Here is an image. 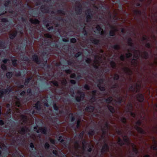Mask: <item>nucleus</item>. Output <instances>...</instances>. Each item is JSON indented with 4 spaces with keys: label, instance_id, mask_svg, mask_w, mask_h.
I'll use <instances>...</instances> for the list:
<instances>
[{
    "label": "nucleus",
    "instance_id": "f257e3e1",
    "mask_svg": "<svg viewBox=\"0 0 157 157\" xmlns=\"http://www.w3.org/2000/svg\"><path fill=\"white\" fill-rule=\"evenodd\" d=\"M123 140L124 141H122L120 138H119L117 142L118 144L121 145H122L124 144H126L128 145H130L132 147L133 152L135 153H137L138 150L136 147V145L132 143L130 144L129 140L127 137L125 136L124 137Z\"/></svg>",
    "mask_w": 157,
    "mask_h": 157
},
{
    "label": "nucleus",
    "instance_id": "f03ea898",
    "mask_svg": "<svg viewBox=\"0 0 157 157\" xmlns=\"http://www.w3.org/2000/svg\"><path fill=\"white\" fill-rule=\"evenodd\" d=\"M101 61V58L99 57H96L95 58V60L93 63V66L95 68H98V67L100 62Z\"/></svg>",
    "mask_w": 157,
    "mask_h": 157
},
{
    "label": "nucleus",
    "instance_id": "7ed1b4c3",
    "mask_svg": "<svg viewBox=\"0 0 157 157\" xmlns=\"http://www.w3.org/2000/svg\"><path fill=\"white\" fill-rule=\"evenodd\" d=\"M12 90V88L10 87H8L6 90H3V89H0V98L2 97L3 95L6 94H8Z\"/></svg>",
    "mask_w": 157,
    "mask_h": 157
},
{
    "label": "nucleus",
    "instance_id": "20e7f679",
    "mask_svg": "<svg viewBox=\"0 0 157 157\" xmlns=\"http://www.w3.org/2000/svg\"><path fill=\"white\" fill-rule=\"evenodd\" d=\"M140 56V52L139 51H135L134 52V54L133 55V58L134 59L132 60V62L133 63L134 62L135 63V64L137 63V61L136 59L138 58L139 56Z\"/></svg>",
    "mask_w": 157,
    "mask_h": 157
},
{
    "label": "nucleus",
    "instance_id": "39448f33",
    "mask_svg": "<svg viewBox=\"0 0 157 157\" xmlns=\"http://www.w3.org/2000/svg\"><path fill=\"white\" fill-rule=\"evenodd\" d=\"M77 94L78 96L76 98V99L77 101H79L83 99L84 96V94L83 92H78Z\"/></svg>",
    "mask_w": 157,
    "mask_h": 157
},
{
    "label": "nucleus",
    "instance_id": "423d86ee",
    "mask_svg": "<svg viewBox=\"0 0 157 157\" xmlns=\"http://www.w3.org/2000/svg\"><path fill=\"white\" fill-rule=\"evenodd\" d=\"M34 129L35 131H36L37 132H41L42 133L45 134L46 132V128H45L40 127L39 128L38 130L37 129L36 127H34Z\"/></svg>",
    "mask_w": 157,
    "mask_h": 157
},
{
    "label": "nucleus",
    "instance_id": "0eeeda50",
    "mask_svg": "<svg viewBox=\"0 0 157 157\" xmlns=\"http://www.w3.org/2000/svg\"><path fill=\"white\" fill-rule=\"evenodd\" d=\"M29 131V129L25 127L21 128V130L18 131V132L21 134H24Z\"/></svg>",
    "mask_w": 157,
    "mask_h": 157
},
{
    "label": "nucleus",
    "instance_id": "6e6552de",
    "mask_svg": "<svg viewBox=\"0 0 157 157\" xmlns=\"http://www.w3.org/2000/svg\"><path fill=\"white\" fill-rule=\"evenodd\" d=\"M140 88V85L139 83H137L136 86H136H132L129 88V90L133 91H134L136 90V91H137Z\"/></svg>",
    "mask_w": 157,
    "mask_h": 157
},
{
    "label": "nucleus",
    "instance_id": "1a4fd4ad",
    "mask_svg": "<svg viewBox=\"0 0 157 157\" xmlns=\"http://www.w3.org/2000/svg\"><path fill=\"white\" fill-rule=\"evenodd\" d=\"M137 98L138 101L141 102L143 101L144 97L142 94H139L137 96Z\"/></svg>",
    "mask_w": 157,
    "mask_h": 157
},
{
    "label": "nucleus",
    "instance_id": "9d476101",
    "mask_svg": "<svg viewBox=\"0 0 157 157\" xmlns=\"http://www.w3.org/2000/svg\"><path fill=\"white\" fill-rule=\"evenodd\" d=\"M124 72L128 75H131L132 74V72L131 70L127 67H125L124 69Z\"/></svg>",
    "mask_w": 157,
    "mask_h": 157
},
{
    "label": "nucleus",
    "instance_id": "9b49d317",
    "mask_svg": "<svg viewBox=\"0 0 157 157\" xmlns=\"http://www.w3.org/2000/svg\"><path fill=\"white\" fill-rule=\"evenodd\" d=\"M14 103H15V105L18 107H19L21 105L20 100L17 98H16L14 101Z\"/></svg>",
    "mask_w": 157,
    "mask_h": 157
},
{
    "label": "nucleus",
    "instance_id": "f8f14e48",
    "mask_svg": "<svg viewBox=\"0 0 157 157\" xmlns=\"http://www.w3.org/2000/svg\"><path fill=\"white\" fill-rule=\"evenodd\" d=\"M96 29H97V31L99 33H100L101 35H102L103 34V29H101V28L99 25H97L96 26Z\"/></svg>",
    "mask_w": 157,
    "mask_h": 157
},
{
    "label": "nucleus",
    "instance_id": "ddd939ff",
    "mask_svg": "<svg viewBox=\"0 0 157 157\" xmlns=\"http://www.w3.org/2000/svg\"><path fill=\"white\" fill-rule=\"evenodd\" d=\"M94 109V107L91 106L87 107L86 108V110L88 112H92Z\"/></svg>",
    "mask_w": 157,
    "mask_h": 157
},
{
    "label": "nucleus",
    "instance_id": "4468645a",
    "mask_svg": "<svg viewBox=\"0 0 157 157\" xmlns=\"http://www.w3.org/2000/svg\"><path fill=\"white\" fill-rule=\"evenodd\" d=\"M20 117L23 123H25L27 121V117L26 116L23 115H21Z\"/></svg>",
    "mask_w": 157,
    "mask_h": 157
},
{
    "label": "nucleus",
    "instance_id": "2eb2a0df",
    "mask_svg": "<svg viewBox=\"0 0 157 157\" xmlns=\"http://www.w3.org/2000/svg\"><path fill=\"white\" fill-rule=\"evenodd\" d=\"M108 150V146L106 144H105L103 146L101 149V151L102 152H105L107 151Z\"/></svg>",
    "mask_w": 157,
    "mask_h": 157
},
{
    "label": "nucleus",
    "instance_id": "dca6fc26",
    "mask_svg": "<svg viewBox=\"0 0 157 157\" xmlns=\"http://www.w3.org/2000/svg\"><path fill=\"white\" fill-rule=\"evenodd\" d=\"M135 128L139 132L142 133H144V130L141 128L137 126H135Z\"/></svg>",
    "mask_w": 157,
    "mask_h": 157
},
{
    "label": "nucleus",
    "instance_id": "f3484780",
    "mask_svg": "<svg viewBox=\"0 0 157 157\" xmlns=\"http://www.w3.org/2000/svg\"><path fill=\"white\" fill-rule=\"evenodd\" d=\"M40 101H38L35 105V106L34 107H35L36 109L39 110L40 108Z\"/></svg>",
    "mask_w": 157,
    "mask_h": 157
},
{
    "label": "nucleus",
    "instance_id": "a211bd4d",
    "mask_svg": "<svg viewBox=\"0 0 157 157\" xmlns=\"http://www.w3.org/2000/svg\"><path fill=\"white\" fill-rule=\"evenodd\" d=\"M30 21L31 23L35 24H38L39 22V21L37 19H31Z\"/></svg>",
    "mask_w": 157,
    "mask_h": 157
},
{
    "label": "nucleus",
    "instance_id": "6ab92c4d",
    "mask_svg": "<svg viewBox=\"0 0 157 157\" xmlns=\"http://www.w3.org/2000/svg\"><path fill=\"white\" fill-rule=\"evenodd\" d=\"M105 128L103 129L102 130V132H103V134H105L106 132V130H107L108 129V124L107 123H106L105 124Z\"/></svg>",
    "mask_w": 157,
    "mask_h": 157
},
{
    "label": "nucleus",
    "instance_id": "aec40b11",
    "mask_svg": "<svg viewBox=\"0 0 157 157\" xmlns=\"http://www.w3.org/2000/svg\"><path fill=\"white\" fill-rule=\"evenodd\" d=\"M17 34L16 32H14L12 33H11L9 35V37L11 39H13L16 36Z\"/></svg>",
    "mask_w": 157,
    "mask_h": 157
},
{
    "label": "nucleus",
    "instance_id": "412c9836",
    "mask_svg": "<svg viewBox=\"0 0 157 157\" xmlns=\"http://www.w3.org/2000/svg\"><path fill=\"white\" fill-rule=\"evenodd\" d=\"M33 60L36 63H38V57L36 55H34L33 56Z\"/></svg>",
    "mask_w": 157,
    "mask_h": 157
},
{
    "label": "nucleus",
    "instance_id": "4be33fe9",
    "mask_svg": "<svg viewBox=\"0 0 157 157\" xmlns=\"http://www.w3.org/2000/svg\"><path fill=\"white\" fill-rule=\"evenodd\" d=\"M107 107H108L109 110H110V111L111 112L113 113L114 112V109L112 106H110L109 105H107Z\"/></svg>",
    "mask_w": 157,
    "mask_h": 157
},
{
    "label": "nucleus",
    "instance_id": "5701e85b",
    "mask_svg": "<svg viewBox=\"0 0 157 157\" xmlns=\"http://www.w3.org/2000/svg\"><path fill=\"white\" fill-rule=\"evenodd\" d=\"M116 29H112L110 31V35L111 36H113L115 34V32L116 31Z\"/></svg>",
    "mask_w": 157,
    "mask_h": 157
},
{
    "label": "nucleus",
    "instance_id": "b1692460",
    "mask_svg": "<svg viewBox=\"0 0 157 157\" xmlns=\"http://www.w3.org/2000/svg\"><path fill=\"white\" fill-rule=\"evenodd\" d=\"M154 145L151 147V148L154 150H156L157 149V142L154 143Z\"/></svg>",
    "mask_w": 157,
    "mask_h": 157
},
{
    "label": "nucleus",
    "instance_id": "393cba45",
    "mask_svg": "<svg viewBox=\"0 0 157 157\" xmlns=\"http://www.w3.org/2000/svg\"><path fill=\"white\" fill-rule=\"evenodd\" d=\"M113 98L111 97L109 98L108 99L106 100V101L107 103H110L111 101L112 100Z\"/></svg>",
    "mask_w": 157,
    "mask_h": 157
},
{
    "label": "nucleus",
    "instance_id": "a878e982",
    "mask_svg": "<svg viewBox=\"0 0 157 157\" xmlns=\"http://www.w3.org/2000/svg\"><path fill=\"white\" fill-rule=\"evenodd\" d=\"M91 15H90V13H88V14L87 15L86 17L87 21H90V19L91 18Z\"/></svg>",
    "mask_w": 157,
    "mask_h": 157
},
{
    "label": "nucleus",
    "instance_id": "bb28decb",
    "mask_svg": "<svg viewBox=\"0 0 157 157\" xmlns=\"http://www.w3.org/2000/svg\"><path fill=\"white\" fill-rule=\"evenodd\" d=\"M31 78H29L25 80V85H26L28 84L29 81L31 80Z\"/></svg>",
    "mask_w": 157,
    "mask_h": 157
},
{
    "label": "nucleus",
    "instance_id": "cd10ccee",
    "mask_svg": "<svg viewBox=\"0 0 157 157\" xmlns=\"http://www.w3.org/2000/svg\"><path fill=\"white\" fill-rule=\"evenodd\" d=\"M12 74L11 72H8L6 74V75L8 78H10L12 76Z\"/></svg>",
    "mask_w": 157,
    "mask_h": 157
},
{
    "label": "nucleus",
    "instance_id": "c85d7f7f",
    "mask_svg": "<svg viewBox=\"0 0 157 157\" xmlns=\"http://www.w3.org/2000/svg\"><path fill=\"white\" fill-rule=\"evenodd\" d=\"M98 86L99 88L101 90L103 91L105 90V88L103 87H101L100 84H98Z\"/></svg>",
    "mask_w": 157,
    "mask_h": 157
},
{
    "label": "nucleus",
    "instance_id": "c756f323",
    "mask_svg": "<svg viewBox=\"0 0 157 157\" xmlns=\"http://www.w3.org/2000/svg\"><path fill=\"white\" fill-rule=\"evenodd\" d=\"M110 64L111 66L113 68L116 65L115 63L113 61L110 62Z\"/></svg>",
    "mask_w": 157,
    "mask_h": 157
},
{
    "label": "nucleus",
    "instance_id": "7c9ffc66",
    "mask_svg": "<svg viewBox=\"0 0 157 157\" xmlns=\"http://www.w3.org/2000/svg\"><path fill=\"white\" fill-rule=\"evenodd\" d=\"M61 82L63 85H65L67 83L66 80V79H63L62 80Z\"/></svg>",
    "mask_w": 157,
    "mask_h": 157
},
{
    "label": "nucleus",
    "instance_id": "2f4dec72",
    "mask_svg": "<svg viewBox=\"0 0 157 157\" xmlns=\"http://www.w3.org/2000/svg\"><path fill=\"white\" fill-rule=\"evenodd\" d=\"M2 68V70H6V67L4 64H2L1 66Z\"/></svg>",
    "mask_w": 157,
    "mask_h": 157
},
{
    "label": "nucleus",
    "instance_id": "473e14b6",
    "mask_svg": "<svg viewBox=\"0 0 157 157\" xmlns=\"http://www.w3.org/2000/svg\"><path fill=\"white\" fill-rule=\"evenodd\" d=\"M12 62L13 65L14 66H15L16 65V64L17 63V60H12Z\"/></svg>",
    "mask_w": 157,
    "mask_h": 157
},
{
    "label": "nucleus",
    "instance_id": "72a5a7b5",
    "mask_svg": "<svg viewBox=\"0 0 157 157\" xmlns=\"http://www.w3.org/2000/svg\"><path fill=\"white\" fill-rule=\"evenodd\" d=\"M132 40L131 39H129L128 40V43L129 45L132 46Z\"/></svg>",
    "mask_w": 157,
    "mask_h": 157
},
{
    "label": "nucleus",
    "instance_id": "f704fd0d",
    "mask_svg": "<svg viewBox=\"0 0 157 157\" xmlns=\"http://www.w3.org/2000/svg\"><path fill=\"white\" fill-rule=\"evenodd\" d=\"M49 147V145L48 143H46L45 144V148H48Z\"/></svg>",
    "mask_w": 157,
    "mask_h": 157
},
{
    "label": "nucleus",
    "instance_id": "c9c22d12",
    "mask_svg": "<svg viewBox=\"0 0 157 157\" xmlns=\"http://www.w3.org/2000/svg\"><path fill=\"white\" fill-rule=\"evenodd\" d=\"M131 56H132L131 54L130 53H129V52L127 53L126 54V57L127 58L129 57H130Z\"/></svg>",
    "mask_w": 157,
    "mask_h": 157
},
{
    "label": "nucleus",
    "instance_id": "e433bc0d",
    "mask_svg": "<svg viewBox=\"0 0 157 157\" xmlns=\"http://www.w3.org/2000/svg\"><path fill=\"white\" fill-rule=\"evenodd\" d=\"M44 36L46 37H48V38H51V35L49 34H45Z\"/></svg>",
    "mask_w": 157,
    "mask_h": 157
},
{
    "label": "nucleus",
    "instance_id": "4c0bfd02",
    "mask_svg": "<svg viewBox=\"0 0 157 157\" xmlns=\"http://www.w3.org/2000/svg\"><path fill=\"white\" fill-rule=\"evenodd\" d=\"M122 100L121 98H119V99H118L116 101V102L120 103Z\"/></svg>",
    "mask_w": 157,
    "mask_h": 157
},
{
    "label": "nucleus",
    "instance_id": "58836bf2",
    "mask_svg": "<svg viewBox=\"0 0 157 157\" xmlns=\"http://www.w3.org/2000/svg\"><path fill=\"white\" fill-rule=\"evenodd\" d=\"M52 83L55 86H58V83L56 81H54Z\"/></svg>",
    "mask_w": 157,
    "mask_h": 157
},
{
    "label": "nucleus",
    "instance_id": "ea45409f",
    "mask_svg": "<svg viewBox=\"0 0 157 157\" xmlns=\"http://www.w3.org/2000/svg\"><path fill=\"white\" fill-rule=\"evenodd\" d=\"M71 41L72 43H75L76 41V39L75 38H72L71 39Z\"/></svg>",
    "mask_w": 157,
    "mask_h": 157
},
{
    "label": "nucleus",
    "instance_id": "a19ab883",
    "mask_svg": "<svg viewBox=\"0 0 157 157\" xmlns=\"http://www.w3.org/2000/svg\"><path fill=\"white\" fill-rule=\"evenodd\" d=\"M75 150H78L79 148V146L78 144H77L75 147Z\"/></svg>",
    "mask_w": 157,
    "mask_h": 157
},
{
    "label": "nucleus",
    "instance_id": "79ce46f5",
    "mask_svg": "<svg viewBox=\"0 0 157 157\" xmlns=\"http://www.w3.org/2000/svg\"><path fill=\"white\" fill-rule=\"evenodd\" d=\"M53 107L54 109L55 110H57L58 109V107L56 106V104H55L53 105Z\"/></svg>",
    "mask_w": 157,
    "mask_h": 157
},
{
    "label": "nucleus",
    "instance_id": "37998d69",
    "mask_svg": "<svg viewBox=\"0 0 157 157\" xmlns=\"http://www.w3.org/2000/svg\"><path fill=\"white\" fill-rule=\"evenodd\" d=\"M85 143V142L83 141L82 143V145H83L82 149L84 150H85V149H86V147H85V144H84Z\"/></svg>",
    "mask_w": 157,
    "mask_h": 157
},
{
    "label": "nucleus",
    "instance_id": "c03bdc74",
    "mask_svg": "<svg viewBox=\"0 0 157 157\" xmlns=\"http://www.w3.org/2000/svg\"><path fill=\"white\" fill-rule=\"evenodd\" d=\"M141 123V122L140 121H138L136 122V124L137 126H139L140 125Z\"/></svg>",
    "mask_w": 157,
    "mask_h": 157
},
{
    "label": "nucleus",
    "instance_id": "a18cd8bd",
    "mask_svg": "<svg viewBox=\"0 0 157 157\" xmlns=\"http://www.w3.org/2000/svg\"><path fill=\"white\" fill-rule=\"evenodd\" d=\"M31 90L30 89H29L27 91V93L28 95H30L31 93Z\"/></svg>",
    "mask_w": 157,
    "mask_h": 157
},
{
    "label": "nucleus",
    "instance_id": "49530a36",
    "mask_svg": "<svg viewBox=\"0 0 157 157\" xmlns=\"http://www.w3.org/2000/svg\"><path fill=\"white\" fill-rule=\"evenodd\" d=\"M125 58V57L123 55H121L120 56V59L122 60H124Z\"/></svg>",
    "mask_w": 157,
    "mask_h": 157
},
{
    "label": "nucleus",
    "instance_id": "de8ad7c7",
    "mask_svg": "<svg viewBox=\"0 0 157 157\" xmlns=\"http://www.w3.org/2000/svg\"><path fill=\"white\" fill-rule=\"evenodd\" d=\"M119 78V76L117 75H115L114 77V79L117 80Z\"/></svg>",
    "mask_w": 157,
    "mask_h": 157
},
{
    "label": "nucleus",
    "instance_id": "09e8293b",
    "mask_svg": "<svg viewBox=\"0 0 157 157\" xmlns=\"http://www.w3.org/2000/svg\"><path fill=\"white\" fill-rule=\"evenodd\" d=\"M86 62L87 63H90L91 62V60L90 59H87L86 60Z\"/></svg>",
    "mask_w": 157,
    "mask_h": 157
},
{
    "label": "nucleus",
    "instance_id": "8fccbe9b",
    "mask_svg": "<svg viewBox=\"0 0 157 157\" xmlns=\"http://www.w3.org/2000/svg\"><path fill=\"white\" fill-rule=\"evenodd\" d=\"M93 147V146L92 145L90 146V147L88 149V151L89 152L91 151H92V147Z\"/></svg>",
    "mask_w": 157,
    "mask_h": 157
},
{
    "label": "nucleus",
    "instance_id": "3c124183",
    "mask_svg": "<svg viewBox=\"0 0 157 157\" xmlns=\"http://www.w3.org/2000/svg\"><path fill=\"white\" fill-rule=\"evenodd\" d=\"M84 87L85 89L87 90H89V86L87 85H85L84 86Z\"/></svg>",
    "mask_w": 157,
    "mask_h": 157
},
{
    "label": "nucleus",
    "instance_id": "603ef678",
    "mask_svg": "<svg viewBox=\"0 0 157 157\" xmlns=\"http://www.w3.org/2000/svg\"><path fill=\"white\" fill-rule=\"evenodd\" d=\"M121 121L123 123H125L126 122V119L124 118H122L121 119Z\"/></svg>",
    "mask_w": 157,
    "mask_h": 157
},
{
    "label": "nucleus",
    "instance_id": "864d4df0",
    "mask_svg": "<svg viewBox=\"0 0 157 157\" xmlns=\"http://www.w3.org/2000/svg\"><path fill=\"white\" fill-rule=\"evenodd\" d=\"M81 53L80 52H78L76 53L75 55V57H78L80 55H81Z\"/></svg>",
    "mask_w": 157,
    "mask_h": 157
},
{
    "label": "nucleus",
    "instance_id": "5fc2aeb1",
    "mask_svg": "<svg viewBox=\"0 0 157 157\" xmlns=\"http://www.w3.org/2000/svg\"><path fill=\"white\" fill-rule=\"evenodd\" d=\"M80 122V121L79 120H78L77 121V128H78L79 126Z\"/></svg>",
    "mask_w": 157,
    "mask_h": 157
},
{
    "label": "nucleus",
    "instance_id": "6e6d98bb",
    "mask_svg": "<svg viewBox=\"0 0 157 157\" xmlns=\"http://www.w3.org/2000/svg\"><path fill=\"white\" fill-rule=\"evenodd\" d=\"M2 21L4 22H6L7 21V19L5 18H2Z\"/></svg>",
    "mask_w": 157,
    "mask_h": 157
},
{
    "label": "nucleus",
    "instance_id": "4d7b16f0",
    "mask_svg": "<svg viewBox=\"0 0 157 157\" xmlns=\"http://www.w3.org/2000/svg\"><path fill=\"white\" fill-rule=\"evenodd\" d=\"M130 114L133 117H136V114L132 112H131Z\"/></svg>",
    "mask_w": 157,
    "mask_h": 157
},
{
    "label": "nucleus",
    "instance_id": "13d9d810",
    "mask_svg": "<svg viewBox=\"0 0 157 157\" xmlns=\"http://www.w3.org/2000/svg\"><path fill=\"white\" fill-rule=\"evenodd\" d=\"M70 82H71L72 84H75V81L74 80H71V81H70Z\"/></svg>",
    "mask_w": 157,
    "mask_h": 157
},
{
    "label": "nucleus",
    "instance_id": "bf43d9fd",
    "mask_svg": "<svg viewBox=\"0 0 157 157\" xmlns=\"http://www.w3.org/2000/svg\"><path fill=\"white\" fill-rule=\"evenodd\" d=\"M147 38V36H144L142 38V40H146Z\"/></svg>",
    "mask_w": 157,
    "mask_h": 157
},
{
    "label": "nucleus",
    "instance_id": "052dcab7",
    "mask_svg": "<svg viewBox=\"0 0 157 157\" xmlns=\"http://www.w3.org/2000/svg\"><path fill=\"white\" fill-rule=\"evenodd\" d=\"M50 142L52 143L53 144H55V141L53 139L51 140Z\"/></svg>",
    "mask_w": 157,
    "mask_h": 157
},
{
    "label": "nucleus",
    "instance_id": "680f3d73",
    "mask_svg": "<svg viewBox=\"0 0 157 157\" xmlns=\"http://www.w3.org/2000/svg\"><path fill=\"white\" fill-rule=\"evenodd\" d=\"M65 72L66 73L70 74L71 71L70 70H67L65 71Z\"/></svg>",
    "mask_w": 157,
    "mask_h": 157
},
{
    "label": "nucleus",
    "instance_id": "e2e57ef3",
    "mask_svg": "<svg viewBox=\"0 0 157 157\" xmlns=\"http://www.w3.org/2000/svg\"><path fill=\"white\" fill-rule=\"evenodd\" d=\"M93 43L95 44H97L98 43V40H94V41L93 42Z\"/></svg>",
    "mask_w": 157,
    "mask_h": 157
},
{
    "label": "nucleus",
    "instance_id": "0e129e2a",
    "mask_svg": "<svg viewBox=\"0 0 157 157\" xmlns=\"http://www.w3.org/2000/svg\"><path fill=\"white\" fill-rule=\"evenodd\" d=\"M53 153L54 154L57 155V152L56 150H53Z\"/></svg>",
    "mask_w": 157,
    "mask_h": 157
},
{
    "label": "nucleus",
    "instance_id": "69168bd1",
    "mask_svg": "<svg viewBox=\"0 0 157 157\" xmlns=\"http://www.w3.org/2000/svg\"><path fill=\"white\" fill-rule=\"evenodd\" d=\"M75 77V75L74 74H71L70 76V77L71 78H74V77Z\"/></svg>",
    "mask_w": 157,
    "mask_h": 157
},
{
    "label": "nucleus",
    "instance_id": "338daca9",
    "mask_svg": "<svg viewBox=\"0 0 157 157\" xmlns=\"http://www.w3.org/2000/svg\"><path fill=\"white\" fill-rule=\"evenodd\" d=\"M8 60V59H5L3 61V63L5 64L6 63V62H7V61Z\"/></svg>",
    "mask_w": 157,
    "mask_h": 157
},
{
    "label": "nucleus",
    "instance_id": "774afa93",
    "mask_svg": "<svg viewBox=\"0 0 157 157\" xmlns=\"http://www.w3.org/2000/svg\"><path fill=\"white\" fill-rule=\"evenodd\" d=\"M25 94V92L24 91H23L21 93L20 95L22 96L24 95Z\"/></svg>",
    "mask_w": 157,
    "mask_h": 157
}]
</instances>
